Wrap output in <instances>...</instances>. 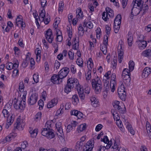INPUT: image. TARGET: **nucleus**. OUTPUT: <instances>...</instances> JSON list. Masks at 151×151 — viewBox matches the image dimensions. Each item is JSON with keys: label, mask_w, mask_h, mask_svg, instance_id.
I'll return each mask as SVG.
<instances>
[{"label": "nucleus", "mask_w": 151, "mask_h": 151, "mask_svg": "<svg viewBox=\"0 0 151 151\" xmlns=\"http://www.w3.org/2000/svg\"><path fill=\"white\" fill-rule=\"evenodd\" d=\"M117 111L120 113L124 114L126 112V108L124 105L122 103H121V105L117 109Z\"/></svg>", "instance_id": "19"}, {"label": "nucleus", "mask_w": 151, "mask_h": 151, "mask_svg": "<svg viewBox=\"0 0 151 151\" xmlns=\"http://www.w3.org/2000/svg\"><path fill=\"white\" fill-rule=\"evenodd\" d=\"M23 20L22 17L21 15L17 16L16 19V24L17 26H19V24L18 23L21 20Z\"/></svg>", "instance_id": "50"}, {"label": "nucleus", "mask_w": 151, "mask_h": 151, "mask_svg": "<svg viewBox=\"0 0 151 151\" xmlns=\"http://www.w3.org/2000/svg\"><path fill=\"white\" fill-rule=\"evenodd\" d=\"M83 61L82 58H79L77 59L76 63L80 67H83Z\"/></svg>", "instance_id": "41"}, {"label": "nucleus", "mask_w": 151, "mask_h": 151, "mask_svg": "<svg viewBox=\"0 0 151 151\" xmlns=\"http://www.w3.org/2000/svg\"><path fill=\"white\" fill-rule=\"evenodd\" d=\"M111 113L112 114L113 116L114 119V120H118L119 119V114L117 113L116 111H115L114 110H113V111L112 110Z\"/></svg>", "instance_id": "42"}, {"label": "nucleus", "mask_w": 151, "mask_h": 151, "mask_svg": "<svg viewBox=\"0 0 151 151\" xmlns=\"http://www.w3.org/2000/svg\"><path fill=\"white\" fill-rule=\"evenodd\" d=\"M45 36L46 40L49 43H52L54 40V36L51 29H49L46 31Z\"/></svg>", "instance_id": "9"}, {"label": "nucleus", "mask_w": 151, "mask_h": 151, "mask_svg": "<svg viewBox=\"0 0 151 151\" xmlns=\"http://www.w3.org/2000/svg\"><path fill=\"white\" fill-rule=\"evenodd\" d=\"M116 124L117 126L120 128V130L122 131L123 129V125L122 124V121L119 119L116 120Z\"/></svg>", "instance_id": "43"}, {"label": "nucleus", "mask_w": 151, "mask_h": 151, "mask_svg": "<svg viewBox=\"0 0 151 151\" xmlns=\"http://www.w3.org/2000/svg\"><path fill=\"white\" fill-rule=\"evenodd\" d=\"M29 132L30 133L31 136L32 137H35L37 135L38 130L37 129H33L32 128H29Z\"/></svg>", "instance_id": "22"}, {"label": "nucleus", "mask_w": 151, "mask_h": 151, "mask_svg": "<svg viewBox=\"0 0 151 151\" xmlns=\"http://www.w3.org/2000/svg\"><path fill=\"white\" fill-rule=\"evenodd\" d=\"M50 122H47L45 124V128L42 129L41 134L47 139H50L54 137L55 135L53 130L50 128L51 124Z\"/></svg>", "instance_id": "2"}, {"label": "nucleus", "mask_w": 151, "mask_h": 151, "mask_svg": "<svg viewBox=\"0 0 151 151\" xmlns=\"http://www.w3.org/2000/svg\"><path fill=\"white\" fill-rule=\"evenodd\" d=\"M91 104L92 106L95 107L99 106V103L97 99L95 97H92L91 99Z\"/></svg>", "instance_id": "18"}, {"label": "nucleus", "mask_w": 151, "mask_h": 151, "mask_svg": "<svg viewBox=\"0 0 151 151\" xmlns=\"http://www.w3.org/2000/svg\"><path fill=\"white\" fill-rule=\"evenodd\" d=\"M73 104L74 105H76L79 102V99L77 95H74L72 97Z\"/></svg>", "instance_id": "27"}, {"label": "nucleus", "mask_w": 151, "mask_h": 151, "mask_svg": "<svg viewBox=\"0 0 151 151\" xmlns=\"http://www.w3.org/2000/svg\"><path fill=\"white\" fill-rule=\"evenodd\" d=\"M142 56L144 57L151 56V50L148 49L144 51L142 53Z\"/></svg>", "instance_id": "31"}, {"label": "nucleus", "mask_w": 151, "mask_h": 151, "mask_svg": "<svg viewBox=\"0 0 151 151\" xmlns=\"http://www.w3.org/2000/svg\"><path fill=\"white\" fill-rule=\"evenodd\" d=\"M136 2V1L134 0L133 1L131 4L132 8V9L131 14H134V16L138 15L140 11V10L139 11V8H137L136 6H137V3Z\"/></svg>", "instance_id": "11"}, {"label": "nucleus", "mask_w": 151, "mask_h": 151, "mask_svg": "<svg viewBox=\"0 0 151 151\" xmlns=\"http://www.w3.org/2000/svg\"><path fill=\"white\" fill-rule=\"evenodd\" d=\"M76 40V38L74 39L72 42L73 44V49L74 50H77V47H76V43L75 41Z\"/></svg>", "instance_id": "61"}, {"label": "nucleus", "mask_w": 151, "mask_h": 151, "mask_svg": "<svg viewBox=\"0 0 151 151\" xmlns=\"http://www.w3.org/2000/svg\"><path fill=\"white\" fill-rule=\"evenodd\" d=\"M58 101L57 99H54L51 100V101L48 102L47 105V107L48 108H50L53 107L56 105Z\"/></svg>", "instance_id": "21"}, {"label": "nucleus", "mask_w": 151, "mask_h": 151, "mask_svg": "<svg viewBox=\"0 0 151 151\" xmlns=\"http://www.w3.org/2000/svg\"><path fill=\"white\" fill-rule=\"evenodd\" d=\"M38 95L35 93H33L28 99V103L29 105H32L36 103L37 100Z\"/></svg>", "instance_id": "7"}, {"label": "nucleus", "mask_w": 151, "mask_h": 151, "mask_svg": "<svg viewBox=\"0 0 151 151\" xmlns=\"http://www.w3.org/2000/svg\"><path fill=\"white\" fill-rule=\"evenodd\" d=\"M88 68L89 70H91L93 67V64L91 58H90L87 62Z\"/></svg>", "instance_id": "33"}, {"label": "nucleus", "mask_w": 151, "mask_h": 151, "mask_svg": "<svg viewBox=\"0 0 151 151\" xmlns=\"http://www.w3.org/2000/svg\"><path fill=\"white\" fill-rule=\"evenodd\" d=\"M114 32L116 33H117L120 28V25H114Z\"/></svg>", "instance_id": "58"}, {"label": "nucleus", "mask_w": 151, "mask_h": 151, "mask_svg": "<svg viewBox=\"0 0 151 151\" xmlns=\"http://www.w3.org/2000/svg\"><path fill=\"white\" fill-rule=\"evenodd\" d=\"M151 73V69L148 67L145 68L143 72L142 75L143 77H147Z\"/></svg>", "instance_id": "16"}, {"label": "nucleus", "mask_w": 151, "mask_h": 151, "mask_svg": "<svg viewBox=\"0 0 151 151\" xmlns=\"http://www.w3.org/2000/svg\"><path fill=\"white\" fill-rule=\"evenodd\" d=\"M123 48V42L122 41L121 42H119L117 50L118 53V61L119 63L122 62L123 60L124 55Z\"/></svg>", "instance_id": "6"}, {"label": "nucleus", "mask_w": 151, "mask_h": 151, "mask_svg": "<svg viewBox=\"0 0 151 151\" xmlns=\"http://www.w3.org/2000/svg\"><path fill=\"white\" fill-rule=\"evenodd\" d=\"M92 88L94 90L96 94H99L101 92L102 88V83L99 77H97L91 80Z\"/></svg>", "instance_id": "4"}, {"label": "nucleus", "mask_w": 151, "mask_h": 151, "mask_svg": "<svg viewBox=\"0 0 151 151\" xmlns=\"http://www.w3.org/2000/svg\"><path fill=\"white\" fill-rule=\"evenodd\" d=\"M111 74V72L110 71H108L105 73L104 78H106V79H110V75Z\"/></svg>", "instance_id": "57"}, {"label": "nucleus", "mask_w": 151, "mask_h": 151, "mask_svg": "<svg viewBox=\"0 0 151 151\" xmlns=\"http://www.w3.org/2000/svg\"><path fill=\"white\" fill-rule=\"evenodd\" d=\"M112 105L115 109H117L120 106V105H121V103H120L119 101H115L113 102Z\"/></svg>", "instance_id": "40"}, {"label": "nucleus", "mask_w": 151, "mask_h": 151, "mask_svg": "<svg viewBox=\"0 0 151 151\" xmlns=\"http://www.w3.org/2000/svg\"><path fill=\"white\" fill-rule=\"evenodd\" d=\"M24 86L22 81L20 82L19 83V89L20 91H23L24 90Z\"/></svg>", "instance_id": "54"}, {"label": "nucleus", "mask_w": 151, "mask_h": 151, "mask_svg": "<svg viewBox=\"0 0 151 151\" xmlns=\"http://www.w3.org/2000/svg\"><path fill=\"white\" fill-rule=\"evenodd\" d=\"M108 37L107 35H104V47L105 49L106 46L108 45Z\"/></svg>", "instance_id": "37"}, {"label": "nucleus", "mask_w": 151, "mask_h": 151, "mask_svg": "<svg viewBox=\"0 0 151 151\" xmlns=\"http://www.w3.org/2000/svg\"><path fill=\"white\" fill-rule=\"evenodd\" d=\"M118 94L120 98L122 101H124L125 100L126 97V92H124V93H118Z\"/></svg>", "instance_id": "36"}, {"label": "nucleus", "mask_w": 151, "mask_h": 151, "mask_svg": "<svg viewBox=\"0 0 151 151\" xmlns=\"http://www.w3.org/2000/svg\"><path fill=\"white\" fill-rule=\"evenodd\" d=\"M57 37L56 38V41L61 42L63 40L62 33L60 30L58 29L56 33Z\"/></svg>", "instance_id": "20"}, {"label": "nucleus", "mask_w": 151, "mask_h": 151, "mask_svg": "<svg viewBox=\"0 0 151 151\" xmlns=\"http://www.w3.org/2000/svg\"><path fill=\"white\" fill-rule=\"evenodd\" d=\"M76 12L77 14L76 17L78 18H82L83 17V13L82 11L81 8H78L76 11Z\"/></svg>", "instance_id": "25"}, {"label": "nucleus", "mask_w": 151, "mask_h": 151, "mask_svg": "<svg viewBox=\"0 0 151 151\" xmlns=\"http://www.w3.org/2000/svg\"><path fill=\"white\" fill-rule=\"evenodd\" d=\"M102 19L105 21H106L109 19L108 17V14L107 13H106V12H103L102 14Z\"/></svg>", "instance_id": "52"}, {"label": "nucleus", "mask_w": 151, "mask_h": 151, "mask_svg": "<svg viewBox=\"0 0 151 151\" xmlns=\"http://www.w3.org/2000/svg\"><path fill=\"white\" fill-rule=\"evenodd\" d=\"M45 11L44 10H41L40 13V17L42 19V21L44 20L45 19L44 17H45Z\"/></svg>", "instance_id": "53"}, {"label": "nucleus", "mask_w": 151, "mask_h": 151, "mask_svg": "<svg viewBox=\"0 0 151 151\" xmlns=\"http://www.w3.org/2000/svg\"><path fill=\"white\" fill-rule=\"evenodd\" d=\"M101 141H103L105 143H107V142L109 141L108 137L106 136H104V138H101Z\"/></svg>", "instance_id": "63"}, {"label": "nucleus", "mask_w": 151, "mask_h": 151, "mask_svg": "<svg viewBox=\"0 0 151 151\" xmlns=\"http://www.w3.org/2000/svg\"><path fill=\"white\" fill-rule=\"evenodd\" d=\"M127 38L128 45L129 46H131L132 44L133 37L132 34L131 32H128V35L127 36Z\"/></svg>", "instance_id": "14"}, {"label": "nucleus", "mask_w": 151, "mask_h": 151, "mask_svg": "<svg viewBox=\"0 0 151 151\" xmlns=\"http://www.w3.org/2000/svg\"><path fill=\"white\" fill-rule=\"evenodd\" d=\"M33 79L36 83H38L39 82L38 75L34 74L33 75Z\"/></svg>", "instance_id": "56"}, {"label": "nucleus", "mask_w": 151, "mask_h": 151, "mask_svg": "<svg viewBox=\"0 0 151 151\" xmlns=\"http://www.w3.org/2000/svg\"><path fill=\"white\" fill-rule=\"evenodd\" d=\"M68 55L69 59L71 60L74 59V53L70 51L68 52Z\"/></svg>", "instance_id": "55"}, {"label": "nucleus", "mask_w": 151, "mask_h": 151, "mask_svg": "<svg viewBox=\"0 0 151 151\" xmlns=\"http://www.w3.org/2000/svg\"><path fill=\"white\" fill-rule=\"evenodd\" d=\"M13 63L9 62V63L6 66V68L8 70H11L13 69Z\"/></svg>", "instance_id": "59"}, {"label": "nucleus", "mask_w": 151, "mask_h": 151, "mask_svg": "<svg viewBox=\"0 0 151 151\" xmlns=\"http://www.w3.org/2000/svg\"><path fill=\"white\" fill-rule=\"evenodd\" d=\"M80 85L78 79L71 78L68 79L67 84L65 86L64 90L65 93L68 94L71 91L73 88H78Z\"/></svg>", "instance_id": "1"}, {"label": "nucleus", "mask_w": 151, "mask_h": 151, "mask_svg": "<svg viewBox=\"0 0 151 151\" xmlns=\"http://www.w3.org/2000/svg\"><path fill=\"white\" fill-rule=\"evenodd\" d=\"M10 108L11 106L9 104H7L5 106L2 112L4 117L7 118V125L6 127L7 129L9 128V126L12 123L14 119V117L13 116V115H9L8 109H9Z\"/></svg>", "instance_id": "3"}, {"label": "nucleus", "mask_w": 151, "mask_h": 151, "mask_svg": "<svg viewBox=\"0 0 151 151\" xmlns=\"http://www.w3.org/2000/svg\"><path fill=\"white\" fill-rule=\"evenodd\" d=\"M110 86V85L107 84L106 85H104V94L106 95L107 94L108 92L109 91L110 89H109V86Z\"/></svg>", "instance_id": "38"}, {"label": "nucleus", "mask_w": 151, "mask_h": 151, "mask_svg": "<svg viewBox=\"0 0 151 151\" xmlns=\"http://www.w3.org/2000/svg\"><path fill=\"white\" fill-rule=\"evenodd\" d=\"M134 63L132 61H130L129 63V67L130 70L132 71L134 68Z\"/></svg>", "instance_id": "39"}, {"label": "nucleus", "mask_w": 151, "mask_h": 151, "mask_svg": "<svg viewBox=\"0 0 151 151\" xmlns=\"http://www.w3.org/2000/svg\"><path fill=\"white\" fill-rule=\"evenodd\" d=\"M130 70H129L127 68H125L123 70L122 74V76H124L127 75H130Z\"/></svg>", "instance_id": "44"}, {"label": "nucleus", "mask_w": 151, "mask_h": 151, "mask_svg": "<svg viewBox=\"0 0 151 151\" xmlns=\"http://www.w3.org/2000/svg\"><path fill=\"white\" fill-rule=\"evenodd\" d=\"M138 7L139 8L140 11L143 10L144 11V12H147L148 9V5L145 4H142L140 7Z\"/></svg>", "instance_id": "29"}, {"label": "nucleus", "mask_w": 151, "mask_h": 151, "mask_svg": "<svg viewBox=\"0 0 151 151\" xmlns=\"http://www.w3.org/2000/svg\"><path fill=\"white\" fill-rule=\"evenodd\" d=\"M83 143L81 141L77 142L76 146V148L77 150L82 149Z\"/></svg>", "instance_id": "35"}, {"label": "nucleus", "mask_w": 151, "mask_h": 151, "mask_svg": "<svg viewBox=\"0 0 151 151\" xmlns=\"http://www.w3.org/2000/svg\"><path fill=\"white\" fill-rule=\"evenodd\" d=\"M79 87L80 88L79 89H78V88L77 89L78 94L81 100L83 101L84 99L85 98V96L83 92V89H82L81 88H80V87Z\"/></svg>", "instance_id": "24"}, {"label": "nucleus", "mask_w": 151, "mask_h": 151, "mask_svg": "<svg viewBox=\"0 0 151 151\" xmlns=\"http://www.w3.org/2000/svg\"><path fill=\"white\" fill-rule=\"evenodd\" d=\"M140 42V43L139 44V47L140 49H144L147 46V43L146 41L144 40Z\"/></svg>", "instance_id": "34"}, {"label": "nucleus", "mask_w": 151, "mask_h": 151, "mask_svg": "<svg viewBox=\"0 0 151 151\" xmlns=\"http://www.w3.org/2000/svg\"><path fill=\"white\" fill-rule=\"evenodd\" d=\"M125 92L124 90V88L123 85H121L118 88V93H122Z\"/></svg>", "instance_id": "51"}, {"label": "nucleus", "mask_w": 151, "mask_h": 151, "mask_svg": "<svg viewBox=\"0 0 151 151\" xmlns=\"http://www.w3.org/2000/svg\"><path fill=\"white\" fill-rule=\"evenodd\" d=\"M96 37L97 38H100V35L101 34V29L99 27L97 28V29L96 30Z\"/></svg>", "instance_id": "49"}, {"label": "nucleus", "mask_w": 151, "mask_h": 151, "mask_svg": "<svg viewBox=\"0 0 151 151\" xmlns=\"http://www.w3.org/2000/svg\"><path fill=\"white\" fill-rule=\"evenodd\" d=\"M69 69L68 68L65 67L61 69L58 73V75L60 78L62 80L65 77L68 75L69 72Z\"/></svg>", "instance_id": "10"}, {"label": "nucleus", "mask_w": 151, "mask_h": 151, "mask_svg": "<svg viewBox=\"0 0 151 151\" xmlns=\"http://www.w3.org/2000/svg\"><path fill=\"white\" fill-rule=\"evenodd\" d=\"M22 120L19 117L17 119L16 122L14 124V127L17 129L21 130L22 129V125L21 122Z\"/></svg>", "instance_id": "15"}, {"label": "nucleus", "mask_w": 151, "mask_h": 151, "mask_svg": "<svg viewBox=\"0 0 151 151\" xmlns=\"http://www.w3.org/2000/svg\"><path fill=\"white\" fill-rule=\"evenodd\" d=\"M38 104L39 106V109L40 110L42 109L44 105L43 101L42 99H40L38 101Z\"/></svg>", "instance_id": "48"}, {"label": "nucleus", "mask_w": 151, "mask_h": 151, "mask_svg": "<svg viewBox=\"0 0 151 151\" xmlns=\"http://www.w3.org/2000/svg\"><path fill=\"white\" fill-rule=\"evenodd\" d=\"M91 70H89L86 74V79L87 80H89L91 78Z\"/></svg>", "instance_id": "47"}, {"label": "nucleus", "mask_w": 151, "mask_h": 151, "mask_svg": "<svg viewBox=\"0 0 151 151\" xmlns=\"http://www.w3.org/2000/svg\"><path fill=\"white\" fill-rule=\"evenodd\" d=\"M67 30L68 31V34L69 37L71 38V37H72V28L70 27H68L67 28Z\"/></svg>", "instance_id": "46"}, {"label": "nucleus", "mask_w": 151, "mask_h": 151, "mask_svg": "<svg viewBox=\"0 0 151 151\" xmlns=\"http://www.w3.org/2000/svg\"><path fill=\"white\" fill-rule=\"evenodd\" d=\"M16 136V134L15 133H11L6 137V140L7 141H9L13 139Z\"/></svg>", "instance_id": "32"}, {"label": "nucleus", "mask_w": 151, "mask_h": 151, "mask_svg": "<svg viewBox=\"0 0 151 151\" xmlns=\"http://www.w3.org/2000/svg\"><path fill=\"white\" fill-rule=\"evenodd\" d=\"M23 95V103L22 104V101H21L16 100L14 101V106L15 108L17 109L22 110L25 107V104L24 103L26 100V97L27 94L26 91H24Z\"/></svg>", "instance_id": "5"}, {"label": "nucleus", "mask_w": 151, "mask_h": 151, "mask_svg": "<svg viewBox=\"0 0 151 151\" xmlns=\"http://www.w3.org/2000/svg\"><path fill=\"white\" fill-rule=\"evenodd\" d=\"M130 75H127L124 76H122L123 82L126 85L128 86L130 84L131 78Z\"/></svg>", "instance_id": "17"}, {"label": "nucleus", "mask_w": 151, "mask_h": 151, "mask_svg": "<svg viewBox=\"0 0 151 151\" xmlns=\"http://www.w3.org/2000/svg\"><path fill=\"white\" fill-rule=\"evenodd\" d=\"M83 26L84 27H87L90 29L93 28V25L91 22H87L86 20H85L83 23Z\"/></svg>", "instance_id": "23"}, {"label": "nucleus", "mask_w": 151, "mask_h": 151, "mask_svg": "<svg viewBox=\"0 0 151 151\" xmlns=\"http://www.w3.org/2000/svg\"><path fill=\"white\" fill-rule=\"evenodd\" d=\"M106 149V147L103 146H99L98 147V151H104L105 149Z\"/></svg>", "instance_id": "64"}, {"label": "nucleus", "mask_w": 151, "mask_h": 151, "mask_svg": "<svg viewBox=\"0 0 151 151\" xmlns=\"http://www.w3.org/2000/svg\"><path fill=\"white\" fill-rule=\"evenodd\" d=\"M42 114L41 112H38L35 115V120L37 122L40 119Z\"/></svg>", "instance_id": "45"}, {"label": "nucleus", "mask_w": 151, "mask_h": 151, "mask_svg": "<svg viewBox=\"0 0 151 151\" xmlns=\"http://www.w3.org/2000/svg\"><path fill=\"white\" fill-rule=\"evenodd\" d=\"M121 19L122 18L121 17V15L120 14H119L116 16L114 20V21L119 22L120 21V22H121Z\"/></svg>", "instance_id": "62"}, {"label": "nucleus", "mask_w": 151, "mask_h": 151, "mask_svg": "<svg viewBox=\"0 0 151 151\" xmlns=\"http://www.w3.org/2000/svg\"><path fill=\"white\" fill-rule=\"evenodd\" d=\"M19 67V62L18 60H16L15 62L13 64V69H17Z\"/></svg>", "instance_id": "60"}, {"label": "nucleus", "mask_w": 151, "mask_h": 151, "mask_svg": "<svg viewBox=\"0 0 151 151\" xmlns=\"http://www.w3.org/2000/svg\"><path fill=\"white\" fill-rule=\"evenodd\" d=\"M86 128V124L85 123L81 124L78 126L77 129V131L79 133L85 130Z\"/></svg>", "instance_id": "26"}, {"label": "nucleus", "mask_w": 151, "mask_h": 151, "mask_svg": "<svg viewBox=\"0 0 151 151\" xmlns=\"http://www.w3.org/2000/svg\"><path fill=\"white\" fill-rule=\"evenodd\" d=\"M55 126L58 131L60 134L59 135L61 137H63L64 136V133L62 127L61 123L59 122H57L56 123Z\"/></svg>", "instance_id": "13"}, {"label": "nucleus", "mask_w": 151, "mask_h": 151, "mask_svg": "<svg viewBox=\"0 0 151 151\" xmlns=\"http://www.w3.org/2000/svg\"><path fill=\"white\" fill-rule=\"evenodd\" d=\"M84 29L82 27L81 24H80L78 28V34L79 36H82L84 33Z\"/></svg>", "instance_id": "28"}, {"label": "nucleus", "mask_w": 151, "mask_h": 151, "mask_svg": "<svg viewBox=\"0 0 151 151\" xmlns=\"http://www.w3.org/2000/svg\"><path fill=\"white\" fill-rule=\"evenodd\" d=\"M62 80L58 75L54 74L51 78V81L54 84H60L62 82Z\"/></svg>", "instance_id": "12"}, {"label": "nucleus", "mask_w": 151, "mask_h": 151, "mask_svg": "<svg viewBox=\"0 0 151 151\" xmlns=\"http://www.w3.org/2000/svg\"><path fill=\"white\" fill-rule=\"evenodd\" d=\"M126 128L128 129V131L132 135H134L135 134V132L132 127L131 125L128 123L126 125Z\"/></svg>", "instance_id": "30"}, {"label": "nucleus", "mask_w": 151, "mask_h": 151, "mask_svg": "<svg viewBox=\"0 0 151 151\" xmlns=\"http://www.w3.org/2000/svg\"><path fill=\"white\" fill-rule=\"evenodd\" d=\"M116 75L114 73H113L111 76L110 82V87L111 91L112 92H114L115 90V87L116 85Z\"/></svg>", "instance_id": "8"}]
</instances>
